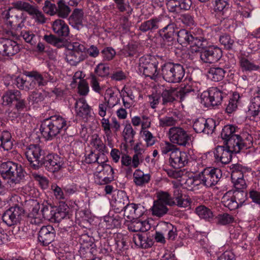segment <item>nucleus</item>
<instances>
[{
    "instance_id": "1",
    "label": "nucleus",
    "mask_w": 260,
    "mask_h": 260,
    "mask_svg": "<svg viewBox=\"0 0 260 260\" xmlns=\"http://www.w3.org/2000/svg\"><path fill=\"white\" fill-rule=\"evenodd\" d=\"M161 27L162 28L159 30V34L162 38L164 45L167 46H172L175 42V35L177 27L176 24L171 22L169 18L165 17L152 18L142 22L139 29L143 32L154 31Z\"/></svg>"
},
{
    "instance_id": "2",
    "label": "nucleus",
    "mask_w": 260,
    "mask_h": 260,
    "mask_svg": "<svg viewBox=\"0 0 260 260\" xmlns=\"http://www.w3.org/2000/svg\"><path fill=\"white\" fill-rule=\"evenodd\" d=\"M68 126L64 118L54 115L45 119L41 123L40 130L46 140L52 139L59 134L64 132Z\"/></svg>"
},
{
    "instance_id": "3",
    "label": "nucleus",
    "mask_w": 260,
    "mask_h": 260,
    "mask_svg": "<svg viewBox=\"0 0 260 260\" xmlns=\"http://www.w3.org/2000/svg\"><path fill=\"white\" fill-rule=\"evenodd\" d=\"M0 173L3 178L10 179L15 184L23 181L26 174L20 165L11 161L0 164Z\"/></svg>"
},
{
    "instance_id": "4",
    "label": "nucleus",
    "mask_w": 260,
    "mask_h": 260,
    "mask_svg": "<svg viewBox=\"0 0 260 260\" xmlns=\"http://www.w3.org/2000/svg\"><path fill=\"white\" fill-rule=\"evenodd\" d=\"M163 79L170 83H179L185 76V69L179 63L167 62L161 66Z\"/></svg>"
},
{
    "instance_id": "5",
    "label": "nucleus",
    "mask_w": 260,
    "mask_h": 260,
    "mask_svg": "<svg viewBox=\"0 0 260 260\" xmlns=\"http://www.w3.org/2000/svg\"><path fill=\"white\" fill-rule=\"evenodd\" d=\"M46 153L40 146L31 144L26 149L25 155L29 162L31 168L38 170L42 167L43 160H44Z\"/></svg>"
},
{
    "instance_id": "6",
    "label": "nucleus",
    "mask_w": 260,
    "mask_h": 260,
    "mask_svg": "<svg viewBox=\"0 0 260 260\" xmlns=\"http://www.w3.org/2000/svg\"><path fill=\"white\" fill-rule=\"evenodd\" d=\"M13 7L18 10L24 11L32 16L36 21L40 23H44L46 19L44 15L35 5L32 1H17L12 3Z\"/></svg>"
},
{
    "instance_id": "7",
    "label": "nucleus",
    "mask_w": 260,
    "mask_h": 260,
    "mask_svg": "<svg viewBox=\"0 0 260 260\" xmlns=\"http://www.w3.org/2000/svg\"><path fill=\"white\" fill-rule=\"evenodd\" d=\"M158 62L149 56H142L140 58L138 71L142 73L145 77L155 80L157 78Z\"/></svg>"
},
{
    "instance_id": "8",
    "label": "nucleus",
    "mask_w": 260,
    "mask_h": 260,
    "mask_svg": "<svg viewBox=\"0 0 260 260\" xmlns=\"http://www.w3.org/2000/svg\"><path fill=\"white\" fill-rule=\"evenodd\" d=\"M85 47L79 42H74L68 45L66 60L72 66H76L85 58Z\"/></svg>"
},
{
    "instance_id": "9",
    "label": "nucleus",
    "mask_w": 260,
    "mask_h": 260,
    "mask_svg": "<svg viewBox=\"0 0 260 260\" xmlns=\"http://www.w3.org/2000/svg\"><path fill=\"white\" fill-rule=\"evenodd\" d=\"M168 134L170 141L174 144L186 146L191 141V135L180 127H171Z\"/></svg>"
},
{
    "instance_id": "10",
    "label": "nucleus",
    "mask_w": 260,
    "mask_h": 260,
    "mask_svg": "<svg viewBox=\"0 0 260 260\" xmlns=\"http://www.w3.org/2000/svg\"><path fill=\"white\" fill-rule=\"evenodd\" d=\"M221 176V170L215 168H206L199 175L201 183L207 187L216 185Z\"/></svg>"
},
{
    "instance_id": "11",
    "label": "nucleus",
    "mask_w": 260,
    "mask_h": 260,
    "mask_svg": "<svg viewBox=\"0 0 260 260\" xmlns=\"http://www.w3.org/2000/svg\"><path fill=\"white\" fill-rule=\"evenodd\" d=\"M225 98L226 95L217 87H212L208 92H204L201 95L202 103L206 107L217 106Z\"/></svg>"
},
{
    "instance_id": "12",
    "label": "nucleus",
    "mask_w": 260,
    "mask_h": 260,
    "mask_svg": "<svg viewBox=\"0 0 260 260\" xmlns=\"http://www.w3.org/2000/svg\"><path fill=\"white\" fill-rule=\"evenodd\" d=\"M231 168L233 169L231 179L235 190H244L243 189L246 187V184L243 179V176L244 173L247 171V168L239 164H233Z\"/></svg>"
},
{
    "instance_id": "13",
    "label": "nucleus",
    "mask_w": 260,
    "mask_h": 260,
    "mask_svg": "<svg viewBox=\"0 0 260 260\" xmlns=\"http://www.w3.org/2000/svg\"><path fill=\"white\" fill-rule=\"evenodd\" d=\"M23 214L24 210L18 206H15L7 210L3 214L2 219L8 226H12L20 221Z\"/></svg>"
},
{
    "instance_id": "14",
    "label": "nucleus",
    "mask_w": 260,
    "mask_h": 260,
    "mask_svg": "<svg viewBox=\"0 0 260 260\" xmlns=\"http://www.w3.org/2000/svg\"><path fill=\"white\" fill-rule=\"evenodd\" d=\"M188 154L179 149L175 148L170 154L169 162L172 167L175 169L182 168L188 162Z\"/></svg>"
},
{
    "instance_id": "15",
    "label": "nucleus",
    "mask_w": 260,
    "mask_h": 260,
    "mask_svg": "<svg viewBox=\"0 0 260 260\" xmlns=\"http://www.w3.org/2000/svg\"><path fill=\"white\" fill-rule=\"evenodd\" d=\"M222 56L221 49L217 47L204 48L201 51V59L205 63H213L219 60Z\"/></svg>"
},
{
    "instance_id": "16",
    "label": "nucleus",
    "mask_w": 260,
    "mask_h": 260,
    "mask_svg": "<svg viewBox=\"0 0 260 260\" xmlns=\"http://www.w3.org/2000/svg\"><path fill=\"white\" fill-rule=\"evenodd\" d=\"M242 137L239 135L236 139H231L229 144L234 149L235 153H239L243 149L250 148L252 144V137L249 135H245Z\"/></svg>"
},
{
    "instance_id": "17",
    "label": "nucleus",
    "mask_w": 260,
    "mask_h": 260,
    "mask_svg": "<svg viewBox=\"0 0 260 260\" xmlns=\"http://www.w3.org/2000/svg\"><path fill=\"white\" fill-rule=\"evenodd\" d=\"M62 161L57 155L49 154L45 155L43 160L42 167H44L48 171L54 173L58 171L61 168Z\"/></svg>"
},
{
    "instance_id": "18",
    "label": "nucleus",
    "mask_w": 260,
    "mask_h": 260,
    "mask_svg": "<svg viewBox=\"0 0 260 260\" xmlns=\"http://www.w3.org/2000/svg\"><path fill=\"white\" fill-rule=\"evenodd\" d=\"M229 61H230V65L226 64L224 69L220 67H215L211 68L209 69V76L212 81L218 82L222 80L226 73L225 69H229V71H232L231 69L235 66L236 61L234 57H232Z\"/></svg>"
},
{
    "instance_id": "19",
    "label": "nucleus",
    "mask_w": 260,
    "mask_h": 260,
    "mask_svg": "<svg viewBox=\"0 0 260 260\" xmlns=\"http://www.w3.org/2000/svg\"><path fill=\"white\" fill-rule=\"evenodd\" d=\"M0 50L3 55L13 56L19 51L17 43L10 39H0Z\"/></svg>"
},
{
    "instance_id": "20",
    "label": "nucleus",
    "mask_w": 260,
    "mask_h": 260,
    "mask_svg": "<svg viewBox=\"0 0 260 260\" xmlns=\"http://www.w3.org/2000/svg\"><path fill=\"white\" fill-rule=\"evenodd\" d=\"M235 153L234 149L226 146H217L214 152L216 161L224 164H229L232 158V154Z\"/></svg>"
},
{
    "instance_id": "21",
    "label": "nucleus",
    "mask_w": 260,
    "mask_h": 260,
    "mask_svg": "<svg viewBox=\"0 0 260 260\" xmlns=\"http://www.w3.org/2000/svg\"><path fill=\"white\" fill-rule=\"evenodd\" d=\"M55 235V230L52 226H43L39 232L38 240L43 245L46 246L54 241Z\"/></svg>"
},
{
    "instance_id": "22",
    "label": "nucleus",
    "mask_w": 260,
    "mask_h": 260,
    "mask_svg": "<svg viewBox=\"0 0 260 260\" xmlns=\"http://www.w3.org/2000/svg\"><path fill=\"white\" fill-rule=\"evenodd\" d=\"M237 127L232 125H227L223 127L221 133V137L224 140V144L225 146L231 148L229 144L231 139H236L238 138V134L235 133L237 132ZM232 148H233L232 147Z\"/></svg>"
},
{
    "instance_id": "23",
    "label": "nucleus",
    "mask_w": 260,
    "mask_h": 260,
    "mask_svg": "<svg viewBox=\"0 0 260 260\" xmlns=\"http://www.w3.org/2000/svg\"><path fill=\"white\" fill-rule=\"evenodd\" d=\"M172 198L176 201V205L181 208H185L189 205V201L187 199L182 197V191L180 187L177 185H174L173 190V196Z\"/></svg>"
},
{
    "instance_id": "24",
    "label": "nucleus",
    "mask_w": 260,
    "mask_h": 260,
    "mask_svg": "<svg viewBox=\"0 0 260 260\" xmlns=\"http://www.w3.org/2000/svg\"><path fill=\"white\" fill-rule=\"evenodd\" d=\"M53 31L58 36L67 37L69 34V28L65 22L61 19H56L52 23Z\"/></svg>"
},
{
    "instance_id": "25",
    "label": "nucleus",
    "mask_w": 260,
    "mask_h": 260,
    "mask_svg": "<svg viewBox=\"0 0 260 260\" xmlns=\"http://www.w3.org/2000/svg\"><path fill=\"white\" fill-rule=\"evenodd\" d=\"M77 115L83 118H86L90 114V108L84 99L77 101L75 106Z\"/></svg>"
},
{
    "instance_id": "26",
    "label": "nucleus",
    "mask_w": 260,
    "mask_h": 260,
    "mask_svg": "<svg viewBox=\"0 0 260 260\" xmlns=\"http://www.w3.org/2000/svg\"><path fill=\"white\" fill-rule=\"evenodd\" d=\"M150 224L147 220H136L128 226V229L134 232H145L150 229Z\"/></svg>"
},
{
    "instance_id": "27",
    "label": "nucleus",
    "mask_w": 260,
    "mask_h": 260,
    "mask_svg": "<svg viewBox=\"0 0 260 260\" xmlns=\"http://www.w3.org/2000/svg\"><path fill=\"white\" fill-rule=\"evenodd\" d=\"M54 208L55 221L59 222L67 216L69 211V207L65 203L60 202L59 206L54 207Z\"/></svg>"
},
{
    "instance_id": "28",
    "label": "nucleus",
    "mask_w": 260,
    "mask_h": 260,
    "mask_svg": "<svg viewBox=\"0 0 260 260\" xmlns=\"http://www.w3.org/2000/svg\"><path fill=\"white\" fill-rule=\"evenodd\" d=\"M133 242L137 246L145 249L151 247L153 244V241L151 239L143 236L140 234L134 235Z\"/></svg>"
},
{
    "instance_id": "29",
    "label": "nucleus",
    "mask_w": 260,
    "mask_h": 260,
    "mask_svg": "<svg viewBox=\"0 0 260 260\" xmlns=\"http://www.w3.org/2000/svg\"><path fill=\"white\" fill-rule=\"evenodd\" d=\"M222 202L223 205L230 210H235L240 207L233 196L231 195L230 191L224 195L222 198Z\"/></svg>"
},
{
    "instance_id": "30",
    "label": "nucleus",
    "mask_w": 260,
    "mask_h": 260,
    "mask_svg": "<svg viewBox=\"0 0 260 260\" xmlns=\"http://www.w3.org/2000/svg\"><path fill=\"white\" fill-rule=\"evenodd\" d=\"M177 41L182 46H186L189 44L190 41L192 39V34L191 32L185 29H182L178 31Z\"/></svg>"
},
{
    "instance_id": "31",
    "label": "nucleus",
    "mask_w": 260,
    "mask_h": 260,
    "mask_svg": "<svg viewBox=\"0 0 260 260\" xmlns=\"http://www.w3.org/2000/svg\"><path fill=\"white\" fill-rule=\"evenodd\" d=\"M168 208L164 204L157 201H154L152 207V215L160 217L166 214L168 212Z\"/></svg>"
},
{
    "instance_id": "32",
    "label": "nucleus",
    "mask_w": 260,
    "mask_h": 260,
    "mask_svg": "<svg viewBox=\"0 0 260 260\" xmlns=\"http://www.w3.org/2000/svg\"><path fill=\"white\" fill-rule=\"evenodd\" d=\"M12 147L11 134L7 131L3 132L0 136V147L8 151L11 149Z\"/></svg>"
},
{
    "instance_id": "33",
    "label": "nucleus",
    "mask_w": 260,
    "mask_h": 260,
    "mask_svg": "<svg viewBox=\"0 0 260 260\" xmlns=\"http://www.w3.org/2000/svg\"><path fill=\"white\" fill-rule=\"evenodd\" d=\"M161 231L167 233V239L170 240H174L177 236V229L172 224L164 222L161 225Z\"/></svg>"
},
{
    "instance_id": "34",
    "label": "nucleus",
    "mask_w": 260,
    "mask_h": 260,
    "mask_svg": "<svg viewBox=\"0 0 260 260\" xmlns=\"http://www.w3.org/2000/svg\"><path fill=\"white\" fill-rule=\"evenodd\" d=\"M21 94L18 90H8L3 96V103L5 105L11 104L13 101L19 99Z\"/></svg>"
},
{
    "instance_id": "35",
    "label": "nucleus",
    "mask_w": 260,
    "mask_h": 260,
    "mask_svg": "<svg viewBox=\"0 0 260 260\" xmlns=\"http://www.w3.org/2000/svg\"><path fill=\"white\" fill-rule=\"evenodd\" d=\"M57 12L56 14L60 18H67L71 10L69 6L66 4L63 0H59L57 3Z\"/></svg>"
},
{
    "instance_id": "36",
    "label": "nucleus",
    "mask_w": 260,
    "mask_h": 260,
    "mask_svg": "<svg viewBox=\"0 0 260 260\" xmlns=\"http://www.w3.org/2000/svg\"><path fill=\"white\" fill-rule=\"evenodd\" d=\"M43 218L48 220H54L55 221V208L51 205H42V208L40 211Z\"/></svg>"
},
{
    "instance_id": "37",
    "label": "nucleus",
    "mask_w": 260,
    "mask_h": 260,
    "mask_svg": "<svg viewBox=\"0 0 260 260\" xmlns=\"http://www.w3.org/2000/svg\"><path fill=\"white\" fill-rule=\"evenodd\" d=\"M103 169V172H107V175H110V177H104L101 180H96V183L99 185L106 184L111 182L114 179L113 169L108 164L102 165Z\"/></svg>"
},
{
    "instance_id": "38",
    "label": "nucleus",
    "mask_w": 260,
    "mask_h": 260,
    "mask_svg": "<svg viewBox=\"0 0 260 260\" xmlns=\"http://www.w3.org/2000/svg\"><path fill=\"white\" fill-rule=\"evenodd\" d=\"M83 18V11L81 9H76L69 18L70 24L73 26L74 24L77 26L82 25Z\"/></svg>"
},
{
    "instance_id": "39",
    "label": "nucleus",
    "mask_w": 260,
    "mask_h": 260,
    "mask_svg": "<svg viewBox=\"0 0 260 260\" xmlns=\"http://www.w3.org/2000/svg\"><path fill=\"white\" fill-rule=\"evenodd\" d=\"M156 201L165 205L173 206L176 205V202L173 200L170 194L168 192L160 191L157 193Z\"/></svg>"
},
{
    "instance_id": "40",
    "label": "nucleus",
    "mask_w": 260,
    "mask_h": 260,
    "mask_svg": "<svg viewBox=\"0 0 260 260\" xmlns=\"http://www.w3.org/2000/svg\"><path fill=\"white\" fill-rule=\"evenodd\" d=\"M175 89H165L161 93L162 104L167 105L168 104L172 103L176 100Z\"/></svg>"
},
{
    "instance_id": "41",
    "label": "nucleus",
    "mask_w": 260,
    "mask_h": 260,
    "mask_svg": "<svg viewBox=\"0 0 260 260\" xmlns=\"http://www.w3.org/2000/svg\"><path fill=\"white\" fill-rule=\"evenodd\" d=\"M128 202V199L126 196L121 197L117 196V197L115 198L113 206L117 212H120L124 210Z\"/></svg>"
},
{
    "instance_id": "42",
    "label": "nucleus",
    "mask_w": 260,
    "mask_h": 260,
    "mask_svg": "<svg viewBox=\"0 0 260 260\" xmlns=\"http://www.w3.org/2000/svg\"><path fill=\"white\" fill-rule=\"evenodd\" d=\"M249 111L253 116H259L260 117V96H257L252 100Z\"/></svg>"
},
{
    "instance_id": "43",
    "label": "nucleus",
    "mask_w": 260,
    "mask_h": 260,
    "mask_svg": "<svg viewBox=\"0 0 260 260\" xmlns=\"http://www.w3.org/2000/svg\"><path fill=\"white\" fill-rule=\"evenodd\" d=\"M188 45L192 47V50L194 52H200L204 49L203 40L202 38H199L196 37V35H192V39L190 40Z\"/></svg>"
},
{
    "instance_id": "44",
    "label": "nucleus",
    "mask_w": 260,
    "mask_h": 260,
    "mask_svg": "<svg viewBox=\"0 0 260 260\" xmlns=\"http://www.w3.org/2000/svg\"><path fill=\"white\" fill-rule=\"evenodd\" d=\"M196 213L200 217L208 219L213 217V213L211 210L204 205L197 207L196 209Z\"/></svg>"
},
{
    "instance_id": "45",
    "label": "nucleus",
    "mask_w": 260,
    "mask_h": 260,
    "mask_svg": "<svg viewBox=\"0 0 260 260\" xmlns=\"http://www.w3.org/2000/svg\"><path fill=\"white\" fill-rule=\"evenodd\" d=\"M240 67L243 71H251L257 70L259 67L250 62L247 58L242 57L240 59Z\"/></svg>"
},
{
    "instance_id": "46",
    "label": "nucleus",
    "mask_w": 260,
    "mask_h": 260,
    "mask_svg": "<svg viewBox=\"0 0 260 260\" xmlns=\"http://www.w3.org/2000/svg\"><path fill=\"white\" fill-rule=\"evenodd\" d=\"M136 132L130 123L126 124L123 131V136L126 142L132 143L134 142V137Z\"/></svg>"
},
{
    "instance_id": "47",
    "label": "nucleus",
    "mask_w": 260,
    "mask_h": 260,
    "mask_svg": "<svg viewBox=\"0 0 260 260\" xmlns=\"http://www.w3.org/2000/svg\"><path fill=\"white\" fill-rule=\"evenodd\" d=\"M26 76L36 81L38 86H44L46 85V82L43 78L42 74L37 71L27 72L26 73Z\"/></svg>"
},
{
    "instance_id": "48",
    "label": "nucleus",
    "mask_w": 260,
    "mask_h": 260,
    "mask_svg": "<svg viewBox=\"0 0 260 260\" xmlns=\"http://www.w3.org/2000/svg\"><path fill=\"white\" fill-rule=\"evenodd\" d=\"M91 144L103 155L105 151L106 146L104 144L102 140L99 138L98 135L94 134L92 136Z\"/></svg>"
},
{
    "instance_id": "49",
    "label": "nucleus",
    "mask_w": 260,
    "mask_h": 260,
    "mask_svg": "<svg viewBox=\"0 0 260 260\" xmlns=\"http://www.w3.org/2000/svg\"><path fill=\"white\" fill-rule=\"evenodd\" d=\"M232 196L241 207L247 200V192L244 190H235Z\"/></svg>"
},
{
    "instance_id": "50",
    "label": "nucleus",
    "mask_w": 260,
    "mask_h": 260,
    "mask_svg": "<svg viewBox=\"0 0 260 260\" xmlns=\"http://www.w3.org/2000/svg\"><path fill=\"white\" fill-rule=\"evenodd\" d=\"M105 95V100L106 103H107V105H109V107H113L120 102V99L119 98L117 99V101H115V102L112 101V100L115 99V96H114V91L111 88H108L106 90Z\"/></svg>"
},
{
    "instance_id": "51",
    "label": "nucleus",
    "mask_w": 260,
    "mask_h": 260,
    "mask_svg": "<svg viewBox=\"0 0 260 260\" xmlns=\"http://www.w3.org/2000/svg\"><path fill=\"white\" fill-rule=\"evenodd\" d=\"M110 67L105 63H99L95 68V73L100 77H106L109 75Z\"/></svg>"
},
{
    "instance_id": "52",
    "label": "nucleus",
    "mask_w": 260,
    "mask_h": 260,
    "mask_svg": "<svg viewBox=\"0 0 260 260\" xmlns=\"http://www.w3.org/2000/svg\"><path fill=\"white\" fill-rule=\"evenodd\" d=\"M217 223L220 225H226L232 223L234 221V217L228 214H220L217 217Z\"/></svg>"
},
{
    "instance_id": "53",
    "label": "nucleus",
    "mask_w": 260,
    "mask_h": 260,
    "mask_svg": "<svg viewBox=\"0 0 260 260\" xmlns=\"http://www.w3.org/2000/svg\"><path fill=\"white\" fill-rule=\"evenodd\" d=\"M43 10L45 13L50 16H53L56 13L57 6L50 1H46L43 7Z\"/></svg>"
},
{
    "instance_id": "54",
    "label": "nucleus",
    "mask_w": 260,
    "mask_h": 260,
    "mask_svg": "<svg viewBox=\"0 0 260 260\" xmlns=\"http://www.w3.org/2000/svg\"><path fill=\"white\" fill-rule=\"evenodd\" d=\"M137 207H138V205L134 203L126 204V207L124 209V215L127 217L128 219L134 218V214L136 213V210Z\"/></svg>"
},
{
    "instance_id": "55",
    "label": "nucleus",
    "mask_w": 260,
    "mask_h": 260,
    "mask_svg": "<svg viewBox=\"0 0 260 260\" xmlns=\"http://www.w3.org/2000/svg\"><path fill=\"white\" fill-rule=\"evenodd\" d=\"M219 41L227 49H231L234 43V40L227 34H224L220 36Z\"/></svg>"
},
{
    "instance_id": "56",
    "label": "nucleus",
    "mask_w": 260,
    "mask_h": 260,
    "mask_svg": "<svg viewBox=\"0 0 260 260\" xmlns=\"http://www.w3.org/2000/svg\"><path fill=\"white\" fill-rule=\"evenodd\" d=\"M20 36L23 38L25 41L31 45L36 44V36L30 31L23 30L21 32Z\"/></svg>"
},
{
    "instance_id": "57",
    "label": "nucleus",
    "mask_w": 260,
    "mask_h": 260,
    "mask_svg": "<svg viewBox=\"0 0 260 260\" xmlns=\"http://www.w3.org/2000/svg\"><path fill=\"white\" fill-rule=\"evenodd\" d=\"M44 100V96L41 92L32 91L28 98V101L31 104H37Z\"/></svg>"
},
{
    "instance_id": "58",
    "label": "nucleus",
    "mask_w": 260,
    "mask_h": 260,
    "mask_svg": "<svg viewBox=\"0 0 260 260\" xmlns=\"http://www.w3.org/2000/svg\"><path fill=\"white\" fill-rule=\"evenodd\" d=\"M166 4L170 12H180V0H169Z\"/></svg>"
},
{
    "instance_id": "59",
    "label": "nucleus",
    "mask_w": 260,
    "mask_h": 260,
    "mask_svg": "<svg viewBox=\"0 0 260 260\" xmlns=\"http://www.w3.org/2000/svg\"><path fill=\"white\" fill-rule=\"evenodd\" d=\"M205 122L206 119L204 118L197 119L193 124V129L197 133H204Z\"/></svg>"
},
{
    "instance_id": "60",
    "label": "nucleus",
    "mask_w": 260,
    "mask_h": 260,
    "mask_svg": "<svg viewBox=\"0 0 260 260\" xmlns=\"http://www.w3.org/2000/svg\"><path fill=\"white\" fill-rule=\"evenodd\" d=\"M204 133L205 134H211L215 128V121L213 119H206Z\"/></svg>"
},
{
    "instance_id": "61",
    "label": "nucleus",
    "mask_w": 260,
    "mask_h": 260,
    "mask_svg": "<svg viewBox=\"0 0 260 260\" xmlns=\"http://www.w3.org/2000/svg\"><path fill=\"white\" fill-rule=\"evenodd\" d=\"M32 176L36 181L39 182L42 188L45 189L48 187L49 181L45 177L35 173L32 174Z\"/></svg>"
},
{
    "instance_id": "62",
    "label": "nucleus",
    "mask_w": 260,
    "mask_h": 260,
    "mask_svg": "<svg viewBox=\"0 0 260 260\" xmlns=\"http://www.w3.org/2000/svg\"><path fill=\"white\" fill-rule=\"evenodd\" d=\"M101 53L104 60H110L113 58L116 52L112 48L107 47L101 51Z\"/></svg>"
},
{
    "instance_id": "63",
    "label": "nucleus",
    "mask_w": 260,
    "mask_h": 260,
    "mask_svg": "<svg viewBox=\"0 0 260 260\" xmlns=\"http://www.w3.org/2000/svg\"><path fill=\"white\" fill-rule=\"evenodd\" d=\"M177 120L172 117H165L159 119V125L162 127L173 126L176 124Z\"/></svg>"
},
{
    "instance_id": "64",
    "label": "nucleus",
    "mask_w": 260,
    "mask_h": 260,
    "mask_svg": "<svg viewBox=\"0 0 260 260\" xmlns=\"http://www.w3.org/2000/svg\"><path fill=\"white\" fill-rule=\"evenodd\" d=\"M179 19L182 23L187 26H191L194 23L193 17L188 14H184L180 15Z\"/></svg>"
}]
</instances>
